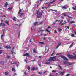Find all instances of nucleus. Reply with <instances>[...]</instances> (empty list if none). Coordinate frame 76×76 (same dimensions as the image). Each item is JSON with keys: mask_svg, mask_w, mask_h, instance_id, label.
Instances as JSON below:
<instances>
[{"mask_svg": "<svg viewBox=\"0 0 76 76\" xmlns=\"http://www.w3.org/2000/svg\"><path fill=\"white\" fill-rule=\"evenodd\" d=\"M0 64H2V65H3V64H4V62H3V61H0Z\"/></svg>", "mask_w": 76, "mask_h": 76, "instance_id": "2eb2a0df", "label": "nucleus"}, {"mask_svg": "<svg viewBox=\"0 0 76 76\" xmlns=\"http://www.w3.org/2000/svg\"><path fill=\"white\" fill-rule=\"evenodd\" d=\"M4 22L5 23H6V24H7L8 25H9V24H8V23H9V21H4Z\"/></svg>", "mask_w": 76, "mask_h": 76, "instance_id": "9b49d317", "label": "nucleus"}, {"mask_svg": "<svg viewBox=\"0 0 76 76\" xmlns=\"http://www.w3.org/2000/svg\"><path fill=\"white\" fill-rule=\"evenodd\" d=\"M23 15V13H22L20 14V15H19V16H20V17H22Z\"/></svg>", "mask_w": 76, "mask_h": 76, "instance_id": "f3484780", "label": "nucleus"}, {"mask_svg": "<svg viewBox=\"0 0 76 76\" xmlns=\"http://www.w3.org/2000/svg\"><path fill=\"white\" fill-rule=\"evenodd\" d=\"M45 39H46V38L45 37L43 38V40H45Z\"/></svg>", "mask_w": 76, "mask_h": 76, "instance_id": "603ef678", "label": "nucleus"}, {"mask_svg": "<svg viewBox=\"0 0 76 76\" xmlns=\"http://www.w3.org/2000/svg\"><path fill=\"white\" fill-rule=\"evenodd\" d=\"M11 64H15V63H12V62L11 63Z\"/></svg>", "mask_w": 76, "mask_h": 76, "instance_id": "864d4df0", "label": "nucleus"}, {"mask_svg": "<svg viewBox=\"0 0 76 76\" xmlns=\"http://www.w3.org/2000/svg\"><path fill=\"white\" fill-rule=\"evenodd\" d=\"M33 51L34 53H37V51H35V49H33Z\"/></svg>", "mask_w": 76, "mask_h": 76, "instance_id": "412c9836", "label": "nucleus"}, {"mask_svg": "<svg viewBox=\"0 0 76 76\" xmlns=\"http://www.w3.org/2000/svg\"><path fill=\"white\" fill-rule=\"evenodd\" d=\"M63 15L65 16H67L68 18H71L72 19H73V18L72 17H70L68 15H67L66 14L63 13L62 14Z\"/></svg>", "mask_w": 76, "mask_h": 76, "instance_id": "423d86ee", "label": "nucleus"}, {"mask_svg": "<svg viewBox=\"0 0 76 76\" xmlns=\"http://www.w3.org/2000/svg\"><path fill=\"white\" fill-rule=\"evenodd\" d=\"M55 52H53L51 55V56H53V55L54 54Z\"/></svg>", "mask_w": 76, "mask_h": 76, "instance_id": "37998d69", "label": "nucleus"}, {"mask_svg": "<svg viewBox=\"0 0 76 76\" xmlns=\"http://www.w3.org/2000/svg\"><path fill=\"white\" fill-rule=\"evenodd\" d=\"M3 17H5V18H6V16L5 15H4L3 16Z\"/></svg>", "mask_w": 76, "mask_h": 76, "instance_id": "13d9d810", "label": "nucleus"}, {"mask_svg": "<svg viewBox=\"0 0 76 76\" xmlns=\"http://www.w3.org/2000/svg\"><path fill=\"white\" fill-rule=\"evenodd\" d=\"M60 45H61V43H59L57 45V46L56 47V49H57L58 48V47H60Z\"/></svg>", "mask_w": 76, "mask_h": 76, "instance_id": "1a4fd4ad", "label": "nucleus"}, {"mask_svg": "<svg viewBox=\"0 0 76 76\" xmlns=\"http://www.w3.org/2000/svg\"><path fill=\"white\" fill-rule=\"evenodd\" d=\"M68 64V65H72V63H68V64Z\"/></svg>", "mask_w": 76, "mask_h": 76, "instance_id": "f704fd0d", "label": "nucleus"}, {"mask_svg": "<svg viewBox=\"0 0 76 76\" xmlns=\"http://www.w3.org/2000/svg\"><path fill=\"white\" fill-rule=\"evenodd\" d=\"M75 36V34H72L71 35V37H74Z\"/></svg>", "mask_w": 76, "mask_h": 76, "instance_id": "58836bf2", "label": "nucleus"}, {"mask_svg": "<svg viewBox=\"0 0 76 76\" xmlns=\"http://www.w3.org/2000/svg\"><path fill=\"white\" fill-rule=\"evenodd\" d=\"M12 71H15V68H13L12 69Z\"/></svg>", "mask_w": 76, "mask_h": 76, "instance_id": "c03bdc74", "label": "nucleus"}, {"mask_svg": "<svg viewBox=\"0 0 76 76\" xmlns=\"http://www.w3.org/2000/svg\"><path fill=\"white\" fill-rule=\"evenodd\" d=\"M55 0H53V1L50 2V3L48 5V7H45V9H47L49 7V6H50V4H51V3H54L55 1Z\"/></svg>", "mask_w": 76, "mask_h": 76, "instance_id": "7ed1b4c3", "label": "nucleus"}, {"mask_svg": "<svg viewBox=\"0 0 76 76\" xmlns=\"http://www.w3.org/2000/svg\"><path fill=\"white\" fill-rule=\"evenodd\" d=\"M42 9H44V7H42Z\"/></svg>", "mask_w": 76, "mask_h": 76, "instance_id": "69168bd1", "label": "nucleus"}, {"mask_svg": "<svg viewBox=\"0 0 76 76\" xmlns=\"http://www.w3.org/2000/svg\"><path fill=\"white\" fill-rule=\"evenodd\" d=\"M52 10V11H56V10Z\"/></svg>", "mask_w": 76, "mask_h": 76, "instance_id": "6e6d98bb", "label": "nucleus"}, {"mask_svg": "<svg viewBox=\"0 0 76 76\" xmlns=\"http://www.w3.org/2000/svg\"><path fill=\"white\" fill-rule=\"evenodd\" d=\"M59 67L60 69L61 70H63V68H62V67L61 66L59 65Z\"/></svg>", "mask_w": 76, "mask_h": 76, "instance_id": "4be33fe9", "label": "nucleus"}, {"mask_svg": "<svg viewBox=\"0 0 76 76\" xmlns=\"http://www.w3.org/2000/svg\"><path fill=\"white\" fill-rule=\"evenodd\" d=\"M46 31L48 32H50V31L48 30V28L46 29Z\"/></svg>", "mask_w": 76, "mask_h": 76, "instance_id": "ea45409f", "label": "nucleus"}, {"mask_svg": "<svg viewBox=\"0 0 76 76\" xmlns=\"http://www.w3.org/2000/svg\"><path fill=\"white\" fill-rule=\"evenodd\" d=\"M64 72H61V74L62 75H64Z\"/></svg>", "mask_w": 76, "mask_h": 76, "instance_id": "c756f323", "label": "nucleus"}, {"mask_svg": "<svg viewBox=\"0 0 76 76\" xmlns=\"http://www.w3.org/2000/svg\"><path fill=\"white\" fill-rule=\"evenodd\" d=\"M9 10H12V7L8 8Z\"/></svg>", "mask_w": 76, "mask_h": 76, "instance_id": "2f4dec72", "label": "nucleus"}, {"mask_svg": "<svg viewBox=\"0 0 76 76\" xmlns=\"http://www.w3.org/2000/svg\"><path fill=\"white\" fill-rule=\"evenodd\" d=\"M62 9H66L65 6H63L62 7Z\"/></svg>", "mask_w": 76, "mask_h": 76, "instance_id": "473e14b6", "label": "nucleus"}, {"mask_svg": "<svg viewBox=\"0 0 76 76\" xmlns=\"http://www.w3.org/2000/svg\"><path fill=\"white\" fill-rule=\"evenodd\" d=\"M24 61H25V62H26V59H24Z\"/></svg>", "mask_w": 76, "mask_h": 76, "instance_id": "bf43d9fd", "label": "nucleus"}, {"mask_svg": "<svg viewBox=\"0 0 76 76\" xmlns=\"http://www.w3.org/2000/svg\"><path fill=\"white\" fill-rule=\"evenodd\" d=\"M22 11V10H20L18 12V14H20V13H21V11Z\"/></svg>", "mask_w": 76, "mask_h": 76, "instance_id": "a878e982", "label": "nucleus"}, {"mask_svg": "<svg viewBox=\"0 0 76 76\" xmlns=\"http://www.w3.org/2000/svg\"><path fill=\"white\" fill-rule=\"evenodd\" d=\"M75 23V22L73 21H71L69 23L70 24H72V23Z\"/></svg>", "mask_w": 76, "mask_h": 76, "instance_id": "6ab92c4d", "label": "nucleus"}, {"mask_svg": "<svg viewBox=\"0 0 76 76\" xmlns=\"http://www.w3.org/2000/svg\"><path fill=\"white\" fill-rule=\"evenodd\" d=\"M8 72H6L5 73V75H8Z\"/></svg>", "mask_w": 76, "mask_h": 76, "instance_id": "c85d7f7f", "label": "nucleus"}, {"mask_svg": "<svg viewBox=\"0 0 76 76\" xmlns=\"http://www.w3.org/2000/svg\"><path fill=\"white\" fill-rule=\"evenodd\" d=\"M58 30L59 31H60V32H61V31H62V29H61V28H58Z\"/></svg>", "mask_w": 76, "mask_h": 76, "instance_id": "bb28decb", "label": "nucleus"}, {"mask_svg": "<svg viewBox=\"0 0 76 76\" xmlns=\"http://www.w3.org/2000/svg\"><path fill=\"white\" fill-rule=\"evenodd\" d=\"M72 8L73 9V10H76V6H75V7H73Z\"/></svg>", "mask_w": 76, "mask_h": 76, "instance_id": "dca6fc26", "label": "nucleus"}, {"mask_svg": "<svg viewBox=\"0 0 76 76\" xmlns=\"http://www.w3.org/2000/svg\"><path fill=\"white\" fill-rule=\"evenodd\" d=\"M7 2H6L5 4V6H7Z\"/></svg>", "mask_w": 76, "mask_h": 76, "instance_id": "e433bc0d", "label": "nucleus"}, {"mask_svg": "<svg viewBox=\"0 0 76 76\" xmlns=\"http://www.w3.org/2000/svg\"><path fill=\"white\" fill-rule=\"evenodd\" d=\"M56 71L55 70H53L52 71V72H56Z\"/></svg>", "mask_w": 76, "mask_h": 76, "instance_id": "a19ab883", "label": "nucleus"}, {"mask_svg": "<svg viewBox=\"0 0 76 76\" xmlns=\"http://www.w3.org/2000/svg\"><path fill=\"white\" fill-rule=\"evenodd\" d=\"M23 56H27V57H29V54L28 53H26L25 54H24V55H23Z\"/></svg>", "mask_w": 76, "mask_h": 76, "instance_id": "39448f33", "label": "nucleus"}, {"mask_svg": "<svg viewBox=\"0 0 76 76\" xmlns=\"http://www.w3.org/2000/svg\"><path fill=\"white\" fill-rule=\"evenodd\" d=\"M55 33H57V32L56 31V30L55 31Z\"/></svg>", "mask_w": 76, "mask_h": 76, "instance_id": "8fccbe9b", "label": "nucleus"}, {"mask_svg": "<svg viewBox=\"0 0 76 76\" xmlns=\"http://www.w3.org/2000/svg\"><path fill=\"white\" fill-rule=\"evenodd\" d=\"M48 28H51V27L48 26Z\"/></svg>", "mask_w": 76, "mask_h": 76, "instance_id": "052dcab7", "label": "nucleus"}, {"mask_svg": "<svg viewBox=\"0 0 76 76\" xmlns=\"http://www.w3.org/2000/svg\"><path fill=\"white\" fill-rule=\"evenodd\" d=\"M2 50H0V54H2Z\"/></svg>", "mask_w": 76, "mask_h": 76, "instance_id": "79ce46f5", "label": "nucleus"}, {"mask_svg": "<svg viewBox=\"0 0 76 76\" xmlns=\"http://www.w3.org/2000/svg\"><path fill=\"white\" fill-rule=\"evenodd\" d=\"M1 26V23H0V26Z\"/></svg>", "mask_w": 76, "mask_h": 76, "instance_id": "338daca9", "label": "nucleus"}, {"mask_svg": "<svg viewBox=\"0 0 76 76\" xmlns=\"http://www.w3.org/2000/svg\"><path fill=\"white\" fill-rule=\"evenodd\" d=\"M42 57V56H39V58H41Z\"/></svg>", "mask_w": 76, "mask_h": 76, "instance_id": "4d7b16f0", "label": "nucleus"}, {"mask_svg": "<svg viewBox=\"0 0 76 76\" xmlns=\"http://www.w3.org/2000/svg\"><path fill=\"white\" fill-rule=\"evenodd\" d=\"M13 20H14V21H16V18L15 17H13Z\"/></svg>", "mask_w": 76, "mask_h": 76, "instance_id": "4468645a", "label": "nucleus"}, {"mask_svg": "<svg viewBox=\"0 0 76 76\" xmlns=\"http://www.w3.org/2000/svg\"><path fill=\"white\" fill-rule=\"evenodd\" d=\"M38 74H42V72H38Z\"/></svg>", "mask_w": 76, "mask_h": 76, "instance_id": "a18cd8bd", "label": "nucleus"}, {"mask_svg": "<svg viewBox=\"0 0 76 76\" xmlns=\"http://www.w3.org/2000/svg\"><path fill=\"white\" fill-rule=\"evenodd\" d=\"M4 48H6L7 49H10V48H11V47H10V46H5L4 47Z\"/></svg>", "mask_w": 76, "mask_h": 76, "instance_id": "0eeeda50", "label": "nucleus"}, {"mask_svg": "<svg viewBox=\"0 0 76 76\" xmlns=\"http://www.w3.org/2000/svg\"><path fill=\"white\" fill-rule=\"evenodd\" d=\"M27 69L28 70H30V69H31V67L29 66H28L27 67Z\"/></svg>", "mask_w": 76, "mask_h": 76, "instance_id": "a211bd4d", "label": "nucleus"}, {"mask_svg": "<svg viewBox=\"0 0 76 76\" xmlns=\"http://www.w3.org/2000/svg\"><path fill=\"white\" fill-rule=\"evenodd\" d=\"M59 54H61V53H59L57 54V55H59Z\"/></svg>", "mask_w": 76, "mask_h": 76, "instance_id": "09e8293b", "label": "nucleus"}, {"mask_svg": "<svg viewBox=\"0 0 76 76\" xmlns=\"http://www.w3.org/2000/svg\"><path fill=\"white\" fill-rule=\"evenodd\" d=\"M10 57H11V56L9 55H7V58H10Z\"/></svg>", "mask_w": 76, "mask_h": 76, "instance_id": "aec40b11", "label": "nucleus"}, {"mask_svg": "<svg viewBox=\"0 0 76 76\" xmlns=\"http://www.w3.org/2000/svg\"><path fill=\"white\" fill-rule=\"evenodd\" d=\"M39 44L41 45V44H44V42H39Z\"/></svg>", "mask_w": 76, "mask_h": 76, "instance_id": "f8f14e48", "label": "nucleus"}, {"mask_svg": "<svg viewBox=\"0 0 76 76\" xmlns=\"http://www.w3.org/2000/svg\"><path fill=\"white\" fill-rule=\"evenodd\" d=\"M32 70H38V68L34 67L32 69Z\"/></svg>", "mask_w": 76, "mask_h": 76, "instance_id": "9d476101", "label": "nucleus"}, {"mask_svg": "<svg viewBox=\"0 0 76 76\" xmlns=\"http://www.w3.org/2000/svg\"><path fill=\"white\" fill-rule=\"evenodd\" d=\"M38 23V22H35L34 23V25L35 26V25H37V24Z\"/></svg>", "mask_w": 76, "mask_h": 76, "instance_id": "7c9ffc66", "label": "nucleus"}, {"mask_svg": "<svg viewBox=\"0 0 76 76\" xmlns=\"http://www.w3.org/2000/svg\"><path fill=\"white\" fill-rule=\"evenodd\" d=\"M45 64H50V62H46L45 63Z\"/></svg>", "mask_w": 76, "mask_h": 76, "instance_id": "cd10ccee", "label": "nucleus"}, {"mask_svg": "<svg viewBox=\"0 0 76 76\" xmlns=\"http://www.w3.org/2000/svg\"><path fill=\"white\" fill-rule=\"evenodd\" d=\"M42 12H39V11H38L37 13V18H41V16H42Z\"/></svg>", "mask_w": 76, "mask_h": 76, "instance_id": "f03ea898", "label": "nucleus"}, {"mask_svg": "<svg viewBox=\"0 0 76 76\" xmlns=\"http://www.w3.org/2000/svg\"><path fill=\"white\" fill-rule=\"evenodd\" d=\"M20 32H21L20 31V32H19V35H20Z\"/></svg>", "mask_w": 76, "mask_h": 76, "instance_id": "0e129e2a", "label": "nucleus"}, {"mask_svg": "<svg viewBox=\"0 0 76 76\" xmlns=\"http://www.w3.org/2000/svg\"><path fill=\"white\" fill-rule=\"evenodd\" d=\"M1 26H5V24L4 23H1Z\"/></svg>", "mask_w": 76, "mask_h": 76, "instance_id": "b1692460", "label": "nucleus"}, {"mask_svg": "<svg viewBox=\"0 0 76 76\" xmlns=\"http://www.w3.org/2000/svg\"><path fill=\"white\" fill-rule=\"evenodd\" d=\"M14 75H16V73H14Z\"/></svg>", "mask_w": 76, "mask_h": 76, "instance_id": "774afa93", "label": "nucleus"}, {"mask_svg": "<svg viewBox=\"0 0 76 76\" xmlns=\"http://www.w3.org/2000/svg\"><path fill=\"white\" fill-rule=\"evenodd\" d=\"M63 20H62L60 21V22L59 23V25H60L61 24V23L62 22H63Z\"/></svg>", "mask_w": 76, "mask_h": 76, "instance_id": "c9c22d12", "label": "nucleus"}, {"mask_svg": "<svg viewBox=\"0 0 76 76\" xmlns=\"http://www.w3.org/2000/svg\"><path fill=\"white\" fill-rule=\"evenodd\" d=\"M71 57L72 58H74V59H76V55H75V56H71Z\"/></svg>", "mask_w": 76, "mask_h": 76, "instance_id": "6e6552de", "label": "nucleus"}, {"mask_svg": "<svg viewBox=\"0 0 76 76\" xmlns=\"http://www.w3.org/2000/svg\"><path fill=\"white\" fill-rule=\"evenodd\" d=\"M14 49V48H13L12 50L11 51V54H13V49Z\"/></svg>", "mask_w": 76, "mask_h": 76, "instance_id": "393cba45", "label": "nucleus"}, {"mask_svg": "<svg viewBox=\"0 0 76 76\" xmlns=\"http://www.w3.org/2000/svg\"><path fill=\"white\" fill-rule=\"evenodd\" d=\"M3 34H2L1 35V39L2 40L3 39Z\"/></svg>", "mask_w": 76, "mask_h": 76, "instance_id": "4c0bfd02", "label": "nucleus"}, {"mask_svg": "<svg viewBox=\"0 0 76 76\" xmlns=\"http://www.w3.org/2000/svg\"><path fill=\"white\" fill-rule=\"evenodd\" d=\"M61 58H63V59H64V60H66V61H67V60H68V59H67V58L64 56H61Z\"/></svg>", "mask_w": 76, "mask_h": 76, "instance_id": "20e7f679", "label": "nucleus"}, {"mask_svg": "<svg viewBox=\"0 0 76 76\" xmlns=\"http://www.w3.org/2000/svg\"><path fill=\"white\" fill-rule=\"evenodd\" d=\"M73 43H72L71 45H70V46L69 47L70 48H72V45H73Z\"/></svg>", "mask_w": 76, "mask_h": 76, "instance_id": "5701e85b", "label": "nucleus"}, {"mask_svg": "<svg viewBox=\"0 0 76 76\" xmlns=\"http://www.w3.org/2000/svg\"><path fill=\"white\" fill-rule=\"evenodd\" d=\"M56 58H57L56 56L52 57H50L49 59H48V61H50V62L53 61L58 60V59H57Z\"/></svg>", "mask_w": 76, "mask_h": 76, "instance_id": "f257e3e1", "label": "nucleus"}, {"mask_svg": "<svg viewBox=\"0 0 76 76\" xmlns=\"http://www.w3.org/2000/svg\"><path fill=\"white\" fill-rule=\"evenodd\" d=\"M70 75L69 74H66V76H69Z\"/></svg>", "mask_w": 76, "mask_h": 76, "instance_id": "de8ad7c7", "label": "nucleus"}, {"mask_svg": "<svg viewBox=\"0 0 76 76\" xmlns=\"http://www.w3.org/2000/svg\"><path fill=\"white\" fill-rule=\"evenodd\" d=\"M44 36H47V34H43Z\"/></svg>", "mask_w": 76, "mask_h": 76, "instance_id": "49530a36", "label": "nucleus"}, {"mask_svg": "<svg viewBox=\"0 0 76 76\" xmlns=\"http://www.w3.org/2000/svg\"><path fill=\"white\" fill-rule=\"evenodd\" d=\"M19 64H17V66L18 67V66H19Z\"/></svg>", "mask_w": 76, "mask_h": 76, "instance_id": "e2e57ef3", "label": "nucleus"}, {"mask_svg": "<svg viewBox=\"0 0 76 76\" xmlns=\"http://www.w3.org/2000/svg\"><path fill=\"white\" fill-rule=\"evenodd\" d=\"M46 72L47 71H45L44 72H43V73H44V74L45 73H46Z\"/></svg>", "mask_w": 76, "mask_h": 76, "instance_id": "5fc2aeb1", "label": "nucleus"}, {"mask_svg": "<svg viewBox=\"0 0 76 76\" xmlns=\"http://www.w3.org/2000/svg\"><path fill=\"white\" fill-rule=\"evenodd\" d=\"M61 18H62V19H64V17H63V16H62L61 17Z\"/></svg>", "mask_w": 76, "mask_h": 76, "instance_id": "3c124183", "label": "nucleus"}, {"mask_svg": "<svg viewBox=\"0 0 76 76\" xmlns=\"http://www.w3.org/2000/svg\"><path fill=\"white\" fill-rule=\"evenodd\" d=\"M67 21H68L67 23H68L69 22V20H68Z\"/></svg>", "mask_w": 76, "mask_h": 76, "instance_id": "680f3d73", "label": "nucleus"}, {"mask_svg": "<svg viewBox=\"0 0 76 76\" xmlns=\"http://www.w3.org/2000/svg\"><path fill=\"white\" fill-rule=\"evenodd\" d=\"M65 28H66V29H67V28L68 29H69V26H66L65 27Z\"/></svg>", "mask_w": 76, "mask_h": 76, "instance_id": "72a5a7b5", "label": "nucleus"}, {"mask_svg": "<svg viewBox=\"0 0 76 76\" xmlns=\"http://www.w3.org/2000/svg\"><path fill=\"white\" fill-rule=\"evenodd\" d=\"M63 63L64 64H68V62L65 61H64Z\"/></svg>", "mask_w": 76, "mask_h": 76, "instance_id": "ddd939ff", "label": "nucleus"}]
</instances>
